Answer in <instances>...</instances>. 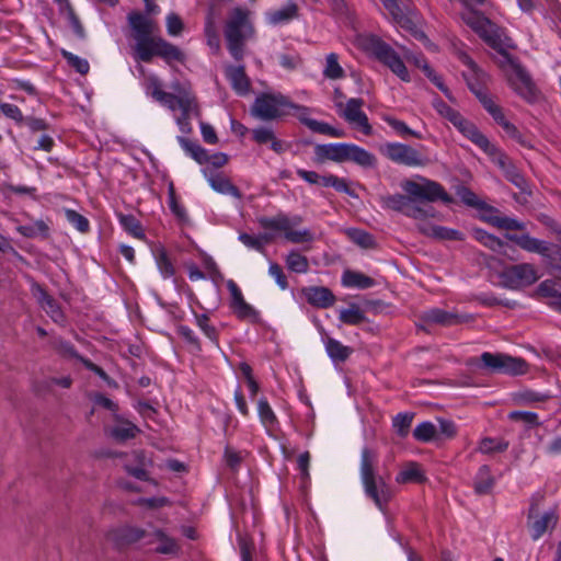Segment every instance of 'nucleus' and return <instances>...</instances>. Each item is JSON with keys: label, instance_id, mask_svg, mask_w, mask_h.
I'll use <instances>...</instances> for the list:
<instances>
[{"label": "nucleus", "instance_id": "f257e3e1", "mask_svg": "<svg viewBox=\"0 0 561 561\" xmlns=\"http://www.w3.org/2000/svg\"><path fill=\"white\" fill-rule=\"evenodd\" d=\"M142 1L147 14L131 11L127 15L131 37L135 41L134 58L139 61L150 62L153 57H159L169 66H172L174 62L184 64L186 55L182 49L163 37L154 35L159 26L148 15L158 14L160 7L156 3V0Z\"/></svg>", "mask_w": 561, "mask_h": 561}, {"label": "nucleus", "instance_id": "f03ea898", "mask_svg": "<svg viewBox=\"0 0 561 561\" xmlns=\"http://www.w3.org/2000/svg\"><path fill=\"white\" fill-rule=\"evenodd\" d=\"M414 180H404L401 182V188L405 194H392L380 196V204L383 208L402 213L407 217L415 220H424L434 216L433 207L422 206V202L435 203L442 202L449 205L454 202L444 186L436 181L417 175Z\"/></svg>", "mask_w": 561, "mask_h": 561}, {"label": "nucleus", "instance_id": "7ed1b4c3", "mask_svg": "<svg viewBox=\"0 0 561 561\" xmlns=\"http://www.w3.org/2000/svg\"><path fill=\"white\" fill-rule=\"evenodd\" d=\"M313 152L316 164H322L325 161L335 163L354 162L363 168H373L376 164V157L371 152L350 142L316 145Z\"/></svg>", "mask_w": 561, "mask_h": 561}, {"label": "nucleus", "instance_id": "20e7f679", "mask_svg": "<svg viewBox=\"0 0 561 561\" xmlns=\"http://www.w3.org/2000/svg\"><path fill=\"white\" fill-rule=\"evenodd\" d=\"M250 14L247 8L236 7L230 11L225 24L227 49L237 61L243 59L245 42L255 33Z\"/></svg>", "mask_w": 561, "mask_h": 561}, {"label": "nucleus", "instance_id": "39448f33", "mask_svg": "<svg viewBox=\"0 0 561 561\" xmlns=\"http://www.w3.org/2000/svg\"><path fill=\"white\" fill-rule=\"evenodd\" d=\"M432 105L437 114L448 121L453 126L467 139L479 147L483 152L493 154L495 147L484 136L474 123L463 117L459 111L453 108L440 98L436 96L432 101Z\"/></svg>", "mask_w": 561, "mask_h": 561}, {"label": "nucleus", "instance_id": "423d86ee", "mask_svg": "<svg viewBox=\"0 0 561 561\" xmlns=\"http://www.w3.org/2000/svg\"><path fill=\"white\" fill-rule=\"evenodd\" d=\"M377 454L365 447L360 454V479L366 494L381 508L382 503L388 501L389 492L385 480L375 476V463Z\"/></svg>", "mask_w": 561, "mask_h": 561}, {"label": "nucleus", "instance_id": "0eeeda50", "mask_svg": "<svg viewBox=\"0 0 561 561\" xmlns=\"http://www.w3.org/2000/svg\"><path fill=\"white\" fill-rule=\"evenodd\" d=\"M364 49L404 82L411 77L400 55L386 42L377 36H367L363 43Z\"/></svg>", "mask_w": 561, "mask_h": 561}, {"label": "nucleus", "instance_id": "6e6552de", "mask_svg": "<svg viewBox=\"0 0 561 561\" xmlns=\"http://www.w3.org/2000/svg\"><path fill=\"white\" fill-rule=\"evenodd\" d=\"M259 222L266 230L284 232L285 239L291 243L310 242L313 239L309 229H294L302 222V218L299 215L289 217L286 214L279 213L274 217H262Z\"/></svg>", "mask_w": 561, "mask_h": 561}, {"label": "nucleus", "instance_id": "1a4fd4ad", "mask_svg": "<svg viewBox=\"0 0 561 561\" xmlns=\"http://www.w3.org/2000/svg\"><path fill=\"white\" fill-rule=\"evenodd\" d=\"M288 106L293 102L282 93H261L251 106V114L262 121H275L288 115Z\"/></svg>", "mask_w": 561, "mask_h": 561}, {"label": "nucleus", "instance_id": "9d476101", "mask_svg": "<svg viewBox=\"0 0 561 561\" xmlns=\"http://www.w3.org/2000/svg\"><path fill=\"white\" fill-rule=\"evenodd\" d=\"M480 360L482 368L492 374L520 376L528 371V364L525 359L505 353L483 352Z\"/></svg>", "mask_w": 561, "mask_h": 561}, {"label": "nucleus", "instance_id": "9b49d317", "mask_svg": "<svg viewBox=\"0 0 561 561\" xmlns=\"http://www.w3.org/2000/svg\"><path fill=\"white\" fill-rule=\"evenodd\" d=\"M558 523L559 512L557 507L540 513L537 503L530 504L527 514V528L534 541L539 540L546 533L552 531Z\"/></svg>", "mask_w": 561, "mask_h": 561}, {"label": "nucleus", "instance_id": "f8f14e48", "mask_svg": "<svg viewBox=\"0 0 561 561\" xmlns=\"http://www.w3.org/2000/svg\"><path fill=\"white\" fill-rule=\"evenodd\" d=\"M173 89L179 93L175 111L180 110L181 112L176 116V124L183 134H190L192 131V117H199L201 115L196 98L190 90L182 88L179 83L174 84Z\"/></svg>", "mask_w": 561, "mask_h": 561}, {"label": "nucleus", "instance_id": "ddd939ff", "mask_svg": "<svg viewBox=\"0 0 561 561\" xmlns=\"http://www.w3.org/2000/svg\"><path fill=\"white\" fill-rule=\"evenodd\" d=\"M227 288L230 293L229 307L233 314L241 321H248L252 324L262 322L261 313L252 305L248 304L237 283L232 279L227 280Z\"/></svg>", "mask_w": 561, "mask_h": 561}, {"label": "nucleus", "instance_id": "4468645a", "mask_svg": "<svg viewBox=\"0 0 561 561\" xmlns=\"http://www.w3.org/2000/svg\"><path fill=\"white\" fill-rule=\"evenodd\" d=\"M501 279L504 286L516 289L534 284L538 279V274L533 264L520 263L505 267L501 273Z\"/></svg>", "mask_w": 561, "mask_h": 561}, {"label": "nucleus", "instance_id": "2eb2a0df", "mask_svg": "<svg viewBox=\"0 0 561 561\" xmlns=\"http://www.w3.org/2000/svg\"><path fill=\"white\" fill-rule=\"evenodd\" d=\"M382 153L392 162L407 167H423L426 159L414 148L401 142H387Z\"/></svg>", "mask_w": 561, "mask_h": 561}, {"label": "nucleus", "instance_id": "dca6fc26", "mask_svg": "<svg viewBox=\"0 0 561 561\" xmlns=\"http://www.w3.org/2000/svg\"><path fill=\"white\" fill-rule=\"evenodd\" d=\"M510 87L525 101L531 103L537 100L538 91L528 72L519 65L513 67L508 78Z\"/></svg>", "mask_w": 561, "mask_h": 561}, {"label": "nucleus", "instance_id": "f3484780", "mask_svg": "<svg viewBox=\"0 0 561 561\" xmlns=\"http://www.w3.org/2000/svg\"><path fill=\"white\" fill-rule=\"evenodd\" d=\"M364 101L358 98L350 99L340 115L351 125L358 128L364 135L370 136L373 127L366 113L362 110Z\"/></svg>", "mask_w": 561, "mask_h": 561}, {"label": "nucleus", "instance_id": "a211bd4d", "mask_svg": "<svg viewBox=\"0 0 561 561\" xmlns=\"http://www.w3.org/2000/svg\"><path fill=\"white\" fill-rule=\"evenodd\" d=\"M480 103L483 108L492 116L495 123L499 124L511 137L517 138L519 136V131L516 126L506 119L502 107L496 104L490 94L481 95Z\"/></svg>", "mask_w": 561, "mask_h": 561}, {"label": "nucleus", "instance_id": "6ab92c4d", "mask_svg": "<svg viewBox=\"0 0 561 561\" xmlns=\"http://www.w3.org/2000/svg\"><path fill=\"white\" fill-rule=\"evenodd\" d=\"M480 103L483 108L492 116L495 123L499 124L511 137L517 138L519 136V131L516 126L506 119L502 107L496 104L490 94L481 95Z\"/></svg>", "mask_w": 561, "mask_h": 561}, {"label": "nucleus", "instance_id": "aec40b11", "mask_svg": "<svg viewBox=\"0 0 561 561\" xmlns=\"http://www.w3.org/2000/svg\"><path fill=\"white\" fill-rule=\"evenodd\" d=\"M480 103L483 108L492 116L495 123L499 124L511 137L517 138L519 136V131L516 126L506 119L502 107L496 104L490 94L481 95Z\"/></svg>", "mask_w": 561, "mask_h": 561}, {"label": "nucleus", "instance_id": "412c9836", "mask_svg": "<svg viewBox=\"0 0 561 561\" xmlns=\"http://www.w3.org/2000/svg\"><path fill=\"white\" fill-rule=\"evenodd\" d=\"M480 103L483 108L492 116L495 123L499 124L511 137L517 138L519 136V131L516 126L506 119L502 107L496 104L490 94L481 95Z\"/></svg>", "mask_w": 561, "mask_h": 561}, {"label": "nucleus", "instance_id": "4be33fe9", "mask_svg": "<svg viewBox=\"0 0 561 561\" xmlns=\"http://www.w3.org/2000/svg\"><path fill=\"white\" fill-rule=\"evenodd\" d=\"M224 72L232 90L238 95L244 96L249 94L251 91V80L245 73L244 66L227 65Z\"/></svg>", "mask_w": 561, "mask_h": 561}, {"label": "nucleus", "instance_id": "5701e85b", "mask_svg": "<svg viewBox=\"0 0 561 561\" xmlns=\"http://www.w3.org/2000/svg\"><path fill=\"white\" fill-rule=\"evenodd\" d=\"M33 296L37 299L42 309L55 321L64 319L58 302L37 283L33 282L31 286Z\"/></svg>", "mask_w": 561, "mask_h": 561}, {"label": "nucleus", "instance_id": "b1692460", "mask_svg": "<svg viewBox=\"0 0 561 561\" xmlns=\"http://www.w3.org/2000/svg\"><path fill=\"white\" fill-rule=\"evenodd\" d=\"M145 88L146 92L150 94L156 101L168 107L170 111L175 112V102L179 98V93L173 94L163 91L162 84L157 76H149L146 79Z\"/></svg>", "mask_w": 561, "mask_h": 561}, {"label": "nucleus", "instance_id": "393cba45", "mask_svg": "<svg viewBox=\"0 0 561 561\" xmlns=\"http://www.w3.org/2000/svg\"><path fill=\"white\" fill-rule=\"evenodd\" d=\"M302 293L307 302L316 308L327 309L335 302V296L327 287L311 286L304 288Z\"/></svg>", "mask_w": 561, "mask_h": 561}, {"label": "nucleus", "instance_id": "a878e982", "mask_svg": "<svg viewBox=\"0 0 561 561\" xmlns=\"http://www.w3.org/2000/svg\"><path fill=\"white\" fill-rule=\"evenodd\" d=\"M506 238L516 243L519 248L523 250L530 252V253H538L542 256H549L550 255V245L548 242L536 239L528 233L525 234H506Z\"/></svg>", "mask_w": 561, "mask_h": 561}, {"label": "nucleus", "instance_id": "bb28decb", "mask_svg": "<svg viewBox=\"0 0 561 561\" xmlns=\"http://www.w3.org/2000/svg\"><path fill=\"white\" fill-rule=\"evenodd\" d=\"M417 229L424 236L431 237L436 240H463V234L461 231L447 228L444 226H437L428 222H420L417 225Z\"/></svg>", "mask_w": 561, "mask_h": 561}, {"label": "nucleus", "instance_id": "cd10ccee", "mask_svg": "<svg viewBox=\"0 0 561 561\" xmlns=\"http://www.w3.org/2000/svg\"><path fill=\"white\" fill-rule=\"evenodd\" d=\"M252 139L259 145H270V148L276 153H283L286 150L284 141L279 140L272 128L261 126L252 129Z\"/></svg>", "mask_w": 561, "mask_h": 561}, {"label": "nucleus", "instance_id": "c85d7f7f", "mask_svg": "<svg viewBox=\"0 0 561 561\" xmlns=\"http://www.w3.org/2000/svg\"><path fill=\"white\" fill-rule=\"evenodd\" d=\"M341 284L346 288L367 289L374 287L376 282L364 273L345 270L341 277Z\"/></svg>", "mask_w": 561, "mask_h": 561}, {"label": "nucleus", "instance_id": "c756f323", "mask_svg": "<svg viewBox=\"0 0 561 561\" xmlns=\"http://www.w3.org/2000/svg\"><path fill=\"white\" fill-rule=\"evenodd\" d=\"M552 398L550 392H541L533 389H522L513 393L512 399L518 405H535Z\"/></svg>", "mask_w": 561, "mask_h": 561}, {"label": "nucleus", "instance_id": "7c9ffc66", "mask_svg": "<svg viewBox=\"0 0 561 561\" xmlns=\"http://www.w3.org/2000/svg\"><path fill=\"white\" fill-rule=\"evenodd\" d=\"M298 16V5L289 2L285 7L270 11L265 14V19L270 25H278L290 22Z\"/></svg>", "mask_w": 561, "mask_h": 561}, {"label": "nucleus", "instance_id": "2f4dec72", "mask_svg": "<svg viewBox=\"0 0 561 561\" xmlns=\"http://www.w3.org/2000/svg\"><path fill=\"white\" fill-rule=\"evenodd\" d=\"M421 319L426 323L445 327L459 323V317L456 313H451L439 308H432L423 312Z\"/></svg>", "mask_w": 561, "mask_h": 561}, {"label": "nucleus", "instance_id": "473e14b6", "mask_svg": "<svg viewBox=\"0 0 561 561\" xmlns=\"http://www.w3.org/2000/svg\"><path fill=\"white\" fill-rule=\"evenodd\" d=\"M462 61L476 76V80L466 78V81H467L469 90L480 101L481 95H489V93L479 83V81L484 77V72L478 67V65L469 56H465Z\"/></svg>", "mask_w": 561, "mask_h": 561}, {"label": "nucleus", "instance_id": "72a5a7b5", "mask_svg": "<svg viewBox=\"0 0 561 561\" xmlns=\"http://www.w3.org/2000/svg\"><path fill=\"white\" fill-rule=\"evenodd\" d=\"M140 428L128 420H118L117 424L111 428V436L117 442H126L135 438Z\"/></svg>", "mask_w": 561, "mask_h": 561}, {"label": "nucleus", "instance_id": "f704fd0d", "mask_svg": "<svg viewBox=\"0 0 561 561\" xmlns=\"http://www.w3.org/2000/svg\"><path fill=\"white\" fill-rule=\"evenodd\" d=\"M425 476L417 462L410 461L408 462L403 469L396 477V481L400 484L405 483H421L425 481Z\"/></svg>", "mask_w": 561, "mask_h": 561}, {"label": "nucleus", "instance_id": "c9c22d12", "mask_svg": "<svg viewBox=\"0 0 561 561\" xmlns=\"http://www.w3.org/2000/svg\"><path fill=\"white\" fill-rule=\"evenodd\" d=\"M495 480L491 473L490 467L483 465L479 468L473 488L477 494H488L492 491L494 486Z\"/></svg>", "mask_w": 561, "mask_h": 561}, {"label": "nucleus", "instance_id": "e433bc0d", "mask_svg": "<svg viewBox=\"0 0 561 561\" xmlns=\"http://www.w3.org/2000/svg\"><path fill=\"white\" fill-rule=\"evenodd\" d=\"M178 141L182 149L194 159L197 163L204 164L208 161V152L199 144L192 141L183 136L178 137Z\"/></svg>", "mask_w": 561, "mask_h": 561}, {"label": "nucleus", "instance_id": "4c0bfd02", "mask_svg": "<svg viewBox=\"0 0 561 561\" xmlns=\"http://www.w3.org/2000/svg\"><path fill=\"white\" fill-rule=\"evenodd\" d=\"M144 530L129 526L117 528L112 533L113 540L118 546L134 543L140 540L144 537Z\"/></svg>", "mask_w": 561, "mask_h": 561}, {"label": "nucleus", "instance_id": "58836bf2", "mask_svg": "<svg viewBox=\"0 0 561 561\" xmlns=\"http://www.w3.org/2000/svg\"><path fill=\"white\" fill-rule=\"evenodd\" d=\"M208 179L209 185L218 193L227 194L231 196L239 197L240 192L237 186H234L229 179L224 176L220 173H210Z\"/></svg>", "mask_w": 561, "mask_h": 561}, {"label": "nucleus", "instance_id": "ea45409f", "mask_svg": "<svg viewBox=\"0 0 561 561\" xmlns=\"http://www.w3.org/2000/svg\"><path fill=\"white\" fill-rule=\"evenodd\" d=\"M325 351L333 362H345L352 354V348L343 345L333 337H327L324 341Z\"/></svg>", "mask_w": 561, "mask_h": 561}, {"label": "nucleus", "instance_id": "a19ab883", "mask_svg": "<svg viewBox=\"0 0 561 561\" xmlns=\"http://www.w3.org/2000/svg\"><path fill=\"white\" fill-rule=\"evenodd\" d=\"M195 324L204 333V335L216 346H219V331L215 325L210 323V319L207 313L193 312Z\"/></svg>", "mask_w": 561, "mask_h": 561}, {"label": "nucleus", "instance_id": "79ce46f5", "mask_svg": "<svg viewBox=\"0 0 561 561\" xmlns=\"http://www.w3.org/2000/svg\"><path fill=\"white\" fill-rule=\"evenodd\" d=\"M477 34L492 48L502 51L503 43L499 30L494 23L488 20V25H482Z\"/></svg>", "mask_w": 561, "mask_h": 561}, {"label": "nucleus", "instance_id": "37998d69", "mask_svg": "<svg viewBox=\"0 0 561 561\" xmlns=\"http://www.w3.org/2000/svg\"><path fill=\"white\" fill-rule=\"evenodd\" d=\"M538 294L549 298L548 305L554 310L561 312V294L557 291L553 280L546 279L539 284Z\"/></svg>", "mask_w": 561, "mask_h": 561}, {"label": "nucleus", "instance_id": "c03bdc74", "mask_svg": "<svg viewBox=\"0 0 561 561\" xmlns=\"http://www.w3.org/2000/svg\"><path fill=\"white\" fill-rule=\"evenodd\" d=\"M257 414L265 428L272 430L278 425L277 416L265 397L260 398L257 401Z\"/></svg>", "mask_w": 561, "mask_h": 561}, {"label": "nucleus", "instance_id": "a18cd8bd", "mask_svg": "<svg viewBox=\"0 0 561 561\" xmlns=\"http://www.w3.org/2000/svg\"><path fill=\"white\" fill-rule=\"evenodd\" d=\"M323 76L330 80H340L345 77V71L339 64V55L330 53L327 55L325 65L322 71Z\"/></svg>", "mask_w": 561, "mask_h": 561}, {"label": "nucleus", "instance_id": "49530a36", "mask_svg": "<svg viewBox=\"0 0 561 561\" xmlns=\"http://www.w3.org/2000/svg\"><path fill=\"white\" fill-rule=\"evenodd\" d=\"M472 234L478 242L491 249L492 251L501 252L505 247V243L500 238L489 233L483 229L476 228L472 230Z\"/></svg>", "mask_w": 561, "mask_h": 561}, {"label": "nucleus", "instance_id": "de8ad7c7", "mask_svg": "<svg viewBox=\"0 0 561 561\" xmlns=\"http://www.w3.org/2000/svg\"><path fill=\"white\" fill-rule=\"evenodd\" d=\"M118 220L121 226L126 230L130 236L137 238L139 240H145L146 234L142 229L140 221L134 215H118Z\"/></svg>", "mask_w": 561, "mask_h": 561}, {"label": "nucleus", "instance_id": "09e8293b", "mask_svg": "<svg viewBox=\"0 0 561 561\" xmlns=\"http://www.w3.org/2000/svg\"><path fill=\"white\" fill-rule=\"evenodd\" d=\"M204 33L207 38L208 46L217 53L220 48V38L216 30L213 9L207 13Z\"/></svg>", "mask_w": 561, "mask_h": 561}, {"label": "nucleus", "instance_id": "8fccbe9b", "mask_svg": "<svg viewBox=\"0 0 561 561\" xmlns=\"http://www.w3.org/2000/svg\"><path fill=\"white\" fill-rule=\"evenodd\" d=\"M286 266L290 272L305 274L309 270L308 259L297 251H290L286 256Z\"/></svg>", "mask_w": 561, "mask_h": 561}, {"label": "nucleus", "instance_id": "3c124183", "mask_svg": "<svg viewBox=\"0 0 561 561\" xmlns=\"http://www.w3.org/2000/svg\"><path fill=\"white\" fill-rule=\"evenodd\" d=\"M339 319L350 325H357L366 320L364 311L357 305H351L346 309H342Z\"/></svg>", "mask_w": 561, "mask_h": 561}, {"label": "nucleus", "instance_id": "603ef678", "mask_svg": "<svg viewBox=\"0 0 561 561\" xmlns=\"http://www.w3.org/2000/svg\"><path fill=\"white\" fill-rule=\"evenodd\" d=\"M154 537L159 541L156 551L162 554H175L179 551L176 541L169 537L164 531L158 529L154 531Z\"/></svg>", "mask_w": 561, "mask_h": 561}, {"label": "nucleus", "instance_id": "864d4df0", "mask_svg": "<svg viewBox=\"0 0 561 561\" xmlns=\"http://www.w3.org/2000/svg\"><path fill=\"white\" fill-rule=\"evenodd\" d=\"M156 263L159 272L161 273L163 278H170L174 276L175 268L173 263L171 262L165 249L160 248L156 251Z\"/></svg>", "mask_w": 561, "mask_h": 561}, {"label": "nucleus", "instance_id": "5fc2aeb1", "mask_svg": "<svg viewBox=\"0 0 561 561\" xmlns=\"http://www.w3.org/2000/svg\"><path fill=\"white\" fill-rule=\"evenodd\" d=\"M413 437L422 443L432 442L437 437V428L430 421L422 422L413 430Z\"/></svg>", "mask_w": 561, "mask_h": 561}, {"label": "nucleus", "instance_id": "6e6d98bb", "mask_svg": "<svg viewBox=\"0 0 561 561\" xmlns=\"http://www.w3.org/2000/svg\"><path fill=\"white\" fill-rule=\"evenodd\" d=\"M382 119L401 137L411 136L416 139L422 138V135L419 131L411 129L403 121L390 115H385Z\"/></svg>", "mask_w": 561, "mask_h": 561}, {"label": "nucleus", "instance_id": "4d7b16f0", "mask_svg": "<svg viewBox=\"0 0 561 561\" xmlns=\"http://www.w3.org/2000/svg\"><path fill=\"white\" fill-rule=\"evenodd\" d=\"M324 187H333L336 192L345 193L351 197H357L354 190H352L347 183V180L344 178H340L334 174H327L323 180Z\"/></svg>", "mask_w": 561, "mask_h": 561}, {"label": "nucleus", "instance_id": "13d9d810", "mask_svg": "<svg viewBox=\"0 0 561 561\" xmlns=\"http://www.w3.org/2000/svg\"><path fill=\"white\" fill-rule=\"evenodd\" d=\"M488 221L496 228L504 230H525L526 225L507 216H491Z\"/></svg>", "mask_w": 561, "mask_h": 561}, {"label": "nucleus", "instance_id": "bf43d9fd", "mask_svg": "<svg viewBox=\"0 0 561 561\" xmlns=\"http://www.w3.org/2000/svg\"><path fill=\"white\" fill-rule=\"evenodd\" d=\"M307 127L312 130L313 133H318V134H321V135H327V136H330V137H335V138H340V137H344L345 136V133L343 129H340V128H335L331 125H329L328 123H324V122H320V121H307Z\"/></svg>", "mask_w": 561, "mask_h": 561}, {"label": "nucleus", "instance_id": "052dcab7", "mask_svg": "<svg viewBox=\"0 0 561 561\" xmlns=\"http://www.w3.org/2000/svg\"><path fill=\"white\" fill-rule=\"evenodd\" d=\"M499 165L503 170L504 175L507 181L513 183L518 188L524 187V185L526 184V181L514 164L506 162L504 160H500Z\"/></svg>", "mask_w": 561, "mask_h": 561}, {"label": "nucleus", "instance_id": "680f3d73", "mask_svg": "<svg viewBox=\"0 0 561 561\" xmlns=\"http://www.w3.org/2000/svg\"><path fill=\"white\" fill-rule=\"evenodd\" d=\"M414 414L413 413H398L392 420V426L398 436L405 438L409 434Z\"/></svg>", "mask_w": 561, "mask_h": 561}, {"label": "nucleus", "instance_id": "e2e57ef3", "mask_svg": "<svg viewBox=\"0 0 561 561\" xmlns=\"http://www.w3.org/2000/svg\"><path fill=\"white\" fill-rule=\"evenodd\" d=\"M65 216L67 221L73 226L79 232L88 233L90 231V221L87 217L73 209H66Z\"/></svg>", "mask_w": 561, "mask_h": 561}, {"label": "nucleus", "instance_id": "0e129e2a", "mask_svg": "<svg viewBox=\"0 0 561 561\" xmlns=\"http://www.w3.org/2000/svg\"><path fill=\"white\" fill-rule=\"evenodd\" d=\"M168 204L170 210L176 218L180 220H185L187 218L185 207L178 201L173 183H170L168 187Z\"/></svg>", "mask_w": 561, "mask_h": 561}, {"label": "nucleus", "instance_id": "69168bd1", "mask_svg": "<svg viewBox=\"0 0 561 561\" xmlns=\"http://www.w3.org/2000/svg\"><path fill=\"white\" fill-rule=\"evenodd\" d=\"M178 333L184 340V342L191 347L192 352H202L201 340L190 327L180 325L178 328Z\"/></svg>", "mask_w": 561, "mask_h": 561}, {"label": "nucleus", "instance_id": "338daca9", "mask_svg": "<svg viewBox=\"0 0 561 561\" xmlns=\"http://www.w3.org/2000/svg\"><path fill=\"white\" fill-rule=\"evenodd\" d=\"M239 240L249 249L256 250L259 252L264 251V245L268 241V238L265 234L262 236H252L249 233H240Z\"/></svg>", "mask_w": 561, "mask_h": 561}, {"label": "nucleus", "instance_id": "774afa93", "mask_svg": "<svg viewBox=\"0 0 561 561\" xmlns=\"http://www.w3.org/2000/svg\"><path fill=\"white\" fill-rule=\"evenodd\" d=\"M62 56L68 65L76 69L80 75H87L90 70V65L87 59H83L70 51L62 50Z\"/></svg>", "mask_w": 561, "mask_h": 561}]
</instances>
